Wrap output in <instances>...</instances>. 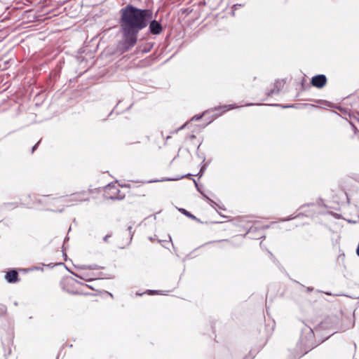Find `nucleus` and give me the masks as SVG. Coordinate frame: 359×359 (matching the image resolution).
Here are the masks:
<instances>
[{
	"instance_id": "f257e3e1",
	"label": "nucleus",
	"mask_w": 359,
	"mask_h": 359,
	"mask_svg": "<svg viewBox=\"0 0 359 359\" xmlns=\"http://www.w3.org/2000/svg\"><path fill=\"white\" fill-rule=\"evenodd\" d=\"M120 29L123 37L121 50L127 52L133 48L137 41L139 32L148 26L153 18V12L149 9H141L128 4L120 10Z\"/></svg>"
},
{
	"instance_id": "f03ea898",
	"label": "nucleus",
	"mask_w": 359,
	"mask_h": 359,
	"mask_svg": "<svg viewBox=\"0 0 359 359\" xmlns=\"http://www.w3.org/2000/svg\"><path fill=\"white\" fill-rule=\"evenodd\" d=\"M311 83L313 86L322 88L327 83V77L324 74H318L312 77Z\"/></svg>"
},
{
	"instance_id": "7ed1b4c3",
	"label": "nucleus",
	"mask_w": 359,
	"mask_h": 359,
	"mask_svg": "<svg viewBox=\"0 0 359 359\" xmlns=\"http://www.w3.org/2000/svg\"><path fill=\"white\" fill-rule=\"evenodd\" d=\"M148 25L149 30L152 34L158 35L163 32V27L161 24L158 21L153 20V18L149 22Z\"/></svg>"
},
{
	"instance_id": "20e7f679",
	"label": "nucleus",
	"mask_w": 359,
	"mask_h": 359,
	"mask_svg": "<svg viewBox=\"0 0 359 359\" xmlns=\"http://www.w3.org/2000/svg\"><path fill=\"white\" fill-rule=\"evenodd\" d=\"M285 82L283 80H276L273 84V88L267 92L266 95L271 97L273 95H278L280 90L283 88Z\"/></svg>"
},
{
	"instance_id": "39448f33",
	"label": "nucleus",
	"mask_w": 359,
	"mask_h": 359,
	"mask_svg": "<svg viewBox=\"0 0 359 359\" xmlns=\"http://www.w3.org/2000/svg\"><path fill=\"white\" fill-rule=\"evenodd\" d=\"M5 279L9 283H15L20 280L18 273L15 269L8 271L5 275Z\"/></svg>"
},
{
	"instance_id": "423d86ee",
	"label": "nucleus",
	"mask_w": 359,
	"mask_h": 359,
	"mask_svg": "<svg viewBox=\"0 0 359 359\" xmlns=\"http://www.w3.org/2000/svg\"><path fill=\"white\" fill-rule=\"evenodd\" d=\"M86 194V192H79L76 193L71 195L70 201H86L89 199L88 198H84L83 196Z\"/></svg>"
},
{
	"instance_id": "0eeeda50",
	"label": "nucleus",
	"mask_w": 359,
	"mask_h": 359,
	"mask_svg": "<svg viewBox=\"0 0 359 359\" xmlns=\"http://www.w3.org/2000/svg\"><path fill=\"white\" fill-rule=\"evenodd\" d=\"M237 107H238L236 106V104H228V105H224V106L215 107L212 110L219 111V110L222 109L223 111H229V110H231V109H235Z\"/></svg>"
},
{
	"instance_id": "6e6552de",
	"label": "nucleus",
	"mask_w": 359,
	"mask_h": 359,
	"mask_svg": "<svg viewBox=\"0 0 359 359\" xmlns=\"http://www.w3.org/2000/svg\"><path fill=\"white\" fill-rule=\"evenodd\" d=\"M194 182L195 184V186L197 189V190L203 195V196L208 201L210 204L212 206L213 205H216V203L214 202L212 199H210L208 196H206L202 191H201V188L198 187V185L195 180H194Z\"/></svg>"
},
{
	"instance_id": "1a4fd4ad",
	"label": "nucleus",
	"mask_w": 359,
	"mask_h": 359,
	"mask_svg": "<svg viewBox=\"0 0 359 359\" xmlns=\"http://www.w3.org/2000/svg\"><path fill=\"white\" fill-rule=\"evenodd\" d=\"M212 109H210V111H212ZM208 111H210V110L205 111H204V112H203V114H199V115H195V116H194L191 118V121H199L200 119H201V118H202V117L203 116V115H204L205 114L208 113Z\"/></svg>"
},
{
	"instance_id": "9d476101",
	"label": "nucleus",
	"mask_w": 359,
	"mask_h": 359,
	"mask_svg": "<svg viewBox=\"0 0 359 359\" xmlns=\"http://www.w3.org/2000/svg\"><path fill=\"white\" fill-rule=\"evenodd\" d=\"M180 211L181 212H182L184 215H185L186 216H187L189 218H191V219H196V217L194 215H193L192 214H191L189 212H188L187 210L185 209H180Z\"/></svg>"
},
{
	"instance_id": "9b49d317",
	"label": "nucleus",
	"mask_w": 359,
	"mask_h": 359,
	"mask_svg": "<svg viewBox=\"0 0 359 359\" xmlns=\"http://www.w3.org/2000/svg\"><path fill=\"white\" fill-rule=\"evenodd\" d=\"M149 294H165V293H164V291H162V290H147V292Z\"/></svg>"
},
{
	"instance_id": "f8f14e48",
	"label": "nucleus",
	"mask_w": 359,
	"mask_h": 359,
	"mask_svg": "<svg viewBox=\"0 0 359 359\" xmlns=\"http://www.w3.org/2000/svg\"><path fill=\"white\" fill-rule=\"evenodd\" d=\"M5 207H9L11 208H15L18 206V204L16 203H4V205Z\"/></svg>"
},
{
	"instance_id": "ddd939ff",
	"label": "nucleus",
	"mask_w": 359,
	"mask_h": 359,
	"mask_svg": "<svg viewBox=\"0 0 359 359\" xmlns=\"http://www.w3.org/2000/svg\"><path fill=\"white\" fill-rule=\"evenodd\" d=\"M205 170V165H203V166L201 168V170H200V171H199V172H198V175L200 177H201V176L203 175V172H204Z\"/></svg>"
},
{
	"instance_id": "4468645a",
	"label": "nucleus",
	"mask_w": 359,
	"mask_h": 359,
	"mask_svg": "<svg viewBox=\"0 0 359 359\" xmlns=\"http://www.w3.org/2000/svg\"><path fill=\"white\" fill-rule=\"evenodd\" d=\"M187 123L183 124L181 127H180L177 130H176L174 133H177L179 130H183L187 126Z\"/></svg>"
},
{
	"instance_id": "2eb2a0df",
	"label": "nucleus",
	"mask_w": 359,
	"mask_h": 359,
	"mask_svg": "<svg viewBox=\"0 0 359 359\" xmlns=\"http://www.w3.org/2000/svg\"><path fill=\"white\" fill-rule=\"evenodd\" d=\"M312 348L311 347H309L306 345V348L305 349H307V350H305V352L304 353H302L301 355L299 356V358L302 357L304 354L308 353L309 351H310Z\"/></svg>"
},
{
	"instance_id": "dca6fc26",
	"label": "nucleus",
	"mask_w": 359,
	"mask_h": 359,
	"mask_svg": "<svg viewBox=\"0 0 359 359\" xmlns=\"http://www.w3.org/2000/svg\"><path fill=\"white\" fill-rule=\"evenodd\" d=\"M132 229H133V227L131 226H128V228L129 233L130 234V239H132L133 233H134L133 232H132Z\"/></svg>"
},
{
	"instance_id": "f3484780",
	"label": "nucleus",
	"mask_w": 359,
	"mask_h": 359,
	"mask_svg": "<svg viewBox=\"0 0 359 359\" xmlns=\"http://www.w3.org/2000/svg\"><path fill=\"white\" fill-rule=\"evenodd\" d=\"M110 237H111V235H109H109L105 236L104 237V238H103L104 241V242H107V241H108L109 238H110Z\"/></svg>"
},
{
	"instance_id": "a211bd4d",
	"label": "nucleus",
	"mask_w": 359,
	"mask_h": 359,
	"mask_svg": "<svg viewBox=\"0 0 359 359\" xmlns=\"http://www.w3.org/2000/svg\"><path fill=\"white\" fill-rule=\"evenodd\" d=\"M39 142H37L33 147H32V152H34L35 151V149L37 148L38 147V144H39Z\"/></svg>"
},
{
	"instance_id": "6ab92c4d",
	"label": "nucleus",
	"mask_w": 359,
	"mask_h": 359,
	"mask_svg": "<svg viewBox=\"0 0 359 359\" xmlns=\"http://www.w3.org/2000/svg\"><path fill=\"white\" fill-rule=\"evenodd\" d=\"M313 290V287H306V291L307 292H312Z\"/></svg>"
},
{
	"instance_id": "aec40b11",
	"label": "nucleus",
	"mask_w": 359,
	"mask_h": 359,
	"mask_svg": "<svg viewBox=\"0 0 359 359\" xmlns=\"http://www.w3.org/2000/svg\"><path fill=\"white\" fill-rule=\"evenodd\" d=\"M224 241L229 242V240H227V239L220 240V241H218L217 242H224Z\"/></svg>"
},
{
	"instance_id": "412c9836",
	"label": "nucleus",
	"mask_w": 359,
	"mask_h": 359,
	"mask_svg": "<svg viewBox=\"0 0 359 359\" xmlns=\"http://www.w3.org/2000/svg\"><path fill=\"white\" fill-rule=\"evenodd\" d=\"M191 175L190 173H188L187 175H184V176H182L181 178H183L184 177H189L191 176Z\"/></svg>"
},
{
	"instance_id": "4be33fe9",
	"label": "nucleus",
	"mask_w": 359,
	"mask_h": 359,
	"mask_svg": "<svg viewBox=\"0 0 359 359\" xmlns=\"http://www.w3.org/2000/svg\"><path fill=\"white\" fill-rule=\"evenodd\" d=\"M190 137L191 139H194V138H195V135H190V137Z\"/></svg>"
},
{
	"instance_id": "5701e85b",
	"label": "nucleus",
	"mask_w": 359,
	"mask_h": 359,
	"mask_svg": "<svg viewBox=\"0 0 359 359\" xmlns=\"http://www.w3.org/2000/svg\"><path fill=\"white\" fill-rule=\"evenodd\" d=\"M292 106H283V108H289V107H292Z\"/></svg>"
},
{
	"instance_id": "b1692460",
	"label": "nucleus",
	"mask_w": 359,
	"mask_h": 359,
	"mask_svg": "<svg viewBox=\"0 0 359 359\" xmlns=\"http://www.w3.org/2000/svg\"><path fill=\"white\" fill-rule=\"evenodd\" d=\"M253 104H252V103H248V104H246V106H251V105H253Z\"/></svg>"
},
{
	"instance_id": "393cba45",
	"label": "nucleus",
	"mask_w": 359,
	"mask_h": 359,
	"mask_svg": "<svg viewBox=\"0 0 359 359\" xmlns=\"http://www.w3.org/2000/svg\"><path fill=\"white\" fill-rule=\"evenodd\" d=\"M75 276H77V277H79V278H81V279H84V278H83L82 276H78V275H75Z\"/></svg>"
},
{
	"instance_id": "a878e982",
	"label": "nucleus",
	"mask_w": 359,
	"mask_h": 359,
	"mask_svg": "<svg viewBox=\"0 0 359 359\" xmlns=\"http://www.w3.org/2000/svg\"><path fill=\"white\" fill-rule=\"evenodd\" d=\"M292 219V217H289V218H287L286 220H290V219Z\"/></svg>"
},
{
	"instance_id": "bb28decb",
	"label": "nucleus",
	"mask_w": 359,
	"mask_h": 359,
	"mask_svg": "<svg viewBox=\"0 0 359 359\" xmlns=\"http://www.w3.org/2000/svg\"><path fill=\"white\" fill-rule=\"evenodd\" d=\"M310 335H311V337L313 336V332L312 331L311 332Z\"/></svg>"
},
{
	"instance_id": "cd10ccee",
	"label": "nucleus",
	"mask_w": 359,
	"mask_h": 359,
	"mask_svg": "<svg viewBox=\"0 0 359 359\" xmlns=\"http://www.w3.org/2000/svg\"><path fill=\"white\" fill-rule=\"evenodd\" d=\"M223 112H224L223 111H222V112H220V113L219 114V116H221V115L222 114V113H223Z\"/></svg>"
},
{
	"instance_id": "c85d7f7f",
	"label": "nucleus",
	"mask_w": 359,
	"mask_h": 359,
	"mask_svg": "<svg viewBox=\"0 0 359 359\" xmlns=\"http://www.w3.org/2000/svg\"><path fill=\"white\" fill-rule=\"evenodd\" d=\"M223 112H224L223 111H222V112H220V113L219 114V116H221V115L222 114V113H223Z\"/></svg>"
},
{
	"instance_id": "c756f323",
	"label": "nucleus",
	"mask_w": 359,
	"mask_h": 359,
	"mask_svg": "<svg viewBox=\"0 0 359 359\" xmlns=\"http://www.w3.org/2000/svg\"><path fill=\"white\" fill-rule=\"evenodd\" d=\"M223 112H224L223 111H222V112H220V113L219 114V116H221V115L222 114V113H223Z\"/></svg>"
},
{
	"instance_id": "7c9ffc66",
	"label": "nucleus",
	"mask_w": 359,
	"mask_h": 359,
	"mask_svg": "<svg viewBox=\"0 0 359 359\" xmlns=\"http://www.w3.org/2000/svg\"><path fill=\"white\" fill-rule=\"evenodd\" d=\"M137 295H138V296H141V295H142V294H140V293H137Z\"/></svg>"
},
{
	"instance_id": "2f4dec72",
	"label": "nucleus",
	"mask_w": 359,
	"mask_h": 359,
	"mask_svg": "<svg viewBox=\"0 0 359 359\" xmlns=\"http://www.w3.org/2000/svg\"><path fill=\"white\" fill-rule=\"evenodd\" d=\"M304 343L303 339L301 340V344H302Z\"/></svg>"
}]
</instances>
